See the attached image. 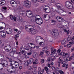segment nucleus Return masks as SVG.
<instances>
[{
  "instance_id": "obj_1",
  "label": "nucleus",
  "mask_w": 74,
  "mask_h": 74,
  "mask_svg": "<svg viewBox=\"0 0 74 74\" xmlns=\"http://www.w3.org/2000/svg\"><path fill=\"white\" fill-rule=\"evenodd\" d=\"M12 65H14L15 66V68H18L19 67V64L17 62L15 61H12L10 63V67H11L12 69H15V67H14Z\"/></svg>"
},
{
  "instance_id": "obj_2",
  "label": "nucleus",
  "mask_w": 74,
  "mask_h": 74,
  "mask_svg": "<svg viewBox=\"0 0 74 74\" xmlns=\"http://www.w3.org/2000/svg\"><path fill=\"white\" fill-rule=\"evenodd\" d=\"M19 3V2H17L16 3V2L14 1H10V4L12 5V7H14V8H16L18 6L17 4Z\"/></svg>"
},
{
  "instance_id": "obj_3",
  "label": "nucleus",
  "mask_w": 74,
  "mask_h": 74,
  "mask_svg": "<svg viewBox=\"0 0 74 74\" xmlns=\"http://www.w3.org/2000/svg\"><path fill=\"white\" fill-rule=\"evenodd\" d=\"M30 1L28 0H26L24 2L23 5L25 7H27L28 8H30L31 7V4H29Z\"/></svg>"
},
{
  "instance_id": "obj_4",
  "label": "nucleus",
  "mask_w": 74,
  "mask_h": 74,
  "mask_svg": "<svg viewBox=\"0 0 74 74\" xmlns=\"http://www.w3.org/2000/svg\"><path fill=\"white\" fill-rule=\"evenodd\" d=\"M55 19H57L59 22H64V20L61 17L58 16L55 17Z\"/></svg>"
},
{
  "instance_id": "obj_5",
  "label": "nucleus",
  "mask_w": 74,
  "mask_h": 74,
  "mask_svg": "<svg viewBox=\"0 0 74 74\" xmlns=\"http://www.w3.org/2000/svg\"><path fill=\"white\" fill-rule=\"evenodd\" d=\"M41 40H43L42 37H41V36H37L36 37L35 40L37 43H39L40 41H41Z\"/></svg>"
},
{
  "instance_id": "obj_6",
  "label": "nucleus",
  "mask_w": 74,
  "mask_h": 74,
  "mask_svg": "<svg viewBox=\"0 0 74 74\" xmlns=\"http://www.w3.org/2000/svg\"><path fill=\"white\" fill-rule=\"evenodd\" d=\"M12 29L10 28H8L6 29V33L8 34H10L12 33Z\"/></svg>"
},
{
  "instance_id": "obj_7",
  "label": "nucleus",
  "mask_w": 74,
  "mask_h": 74,
  "mask_svg": "<svg viewBox=\"0 0 74 74\" xmlns=\"http://www.w3.org/2000/svg\"><path fill=\"white\" fill-rule=\"evenodd\" d=\"M28 46L31 48H32V49H34L36 47V45H34V44H33V43H29L28 44Z\"/></svg>"
},
{
  "instance_id": "obj_8",
  "label": "nucleus",
  "mask_w": 74,
  "mask_h": 74,
  "mask_svg": "<svg viewBox=\"0 0 74 74\" xmlns=\"http://www.w3.org/2000/svg\"><path fill=\"white\" fill-rule=\"evenodd\" d=\"M35 21L36 23L38 25H41L42 23V18H40L35 20Z\"/></svg>"
},
{
  "instance_id": "obj_9",
  "label": "nucleus",
  "mask_w": 74,
  "mask_h": 74,
  "mask_svg": "<svg viewBox=\"0 0 74 74\" xmlns=\"http://www.w3.org/2000/svg\"><path fill=\"white\" fill-rule=\"evenodd\" d=\"M65 5L66 7L68 8V7H70L71 6V3L68 1H67L65 3Z\"/></svg>"
},
{
  "instance_id": "obj_10",
  "label": "nucleus",
  "mask_w": 74,
  "mask_h": 74,
  "mask_svg": "<svg viewBox=\"0 0 74 74\" xmlns=\"http://www.w3.org/2000/svg\"><path fill=\"white\" fill-rule=\"evenodd\" d=\"M30 31H31V34H36V32H38V31L37 30L33 29H32Z\"/></svg>"
},
{
  "instance_id": "obj_11",
  "label": "nucleus",
  "mask_w": 74,
  "mask_h": 74,
  "mask_svg": "<svg viewBox=\"0 0 74 74\" xmlns=\"http://www.w3.org/2000/svg\"><path fill=\"white\" fill-rule=\"evenodd\" d=\"M25 27L26 30L27 29H28V30H29L30 31V30H32V28L33 27V26L30 25H27L25 26Z\"/></svg>"
},
{
  "instance_id": "obj_12",
  "label": "nucleus",
  "mask_w": 74,
  "mask_h": 74,
  "mask_svg": "<svg viewBox=\"0 0 74 74\" xmlns=\"http://www.w3.org/2000/svg\"><path fill=\"white\" fill-rule=\"evenodd\" d=\"M0 36H1L3 38H5L6 37L5 33L3 32H0Z\"/></svg>"
},
{
  "instance_id": "obj_13",
  "label": "nucleus",
  "mask_w": 74,
  "mask_h": 74,
  "mask_svg": "<svg viewBox=\"0 0 74 74\" xmlns=\"http://www.w3.org/2000/svg\"><path fill=\"white\" fill-rule=\"evenodd\" d=\"M10 18L11 20H14V21H16V17L13 16L12 15H10Z\"/></svg>"
},
{
  "instance_id": "obj_14",
  "label": "nucleus",
  "mask_w": 74,
  "mask_h": 74,
  "mask_svg": "<svg viewBox=\"0 0 74 74\" xmlns=\"http://www.w3.org/2000/svg\"><path fill=\"white\" fill-rule=\"evenodd\" d=\"M44 17L45 18H47V19L45 20V21H48V20H49V19L50 18V16L47 14H44Z\"/></svg>"
},
{
  "instance_id": "obj_15",
  "label": "nucleus",
  "mask_w": 74,
  "mask_h": 74,
  "mask_svg": "<svg viewBox=\"0 0 74 74\" xmlns=\"http://www.w3.org/2000/svg\"><path fill=\"white\" fill-rule=\"evenodd\" d=\"M2 65L3 67H6L8 66V62H6L5 63L2 64Z\"/></svg>"
},
{
  "instance_id": "obj_16",
  "label": "nucleus",
  "mask_w": 74,
  "mask_h": 74,
  "mask_svg": "<svg viewBox=\"0 0 74 74\" xmlns=\"http://www.w3.org/2000/svg\"><path fill=\"white\" fill-rule=\"evenodd\" d=\"M38 44H39V45H40L41 47H44L45 44L44 43V42H39L37 43Z\"/></svg>"
},
{
  "instance_id": "obj_17",
  "label": "nucleus",
  "mask_w": 74,
  "mask_h": 74,
  "mask_svg": "<svg viewBox=\"0 0 74 74\" xmlns=\"http://www.w3.org/2000/svg\"><path fill=\"white\" fill-rule=\"evenodd\" d=\"M43 10L45 11H46L47 13H49L50 12V11H51L50 9H48V8H45L43 9Z\"/></svg>"
},
{
  "instance_id": "obj_18",
  "label": "nucleus",
  "mask_w": 74,
  "mask_h": 74,
  "mask_svg": "<svg viewBox=\"0 0 74 74\" xmlns=\"http://www.w3.org/2000/svg\"><path fill=\"white\" fill-rule=\"evenodd\" d=\"M60 11L62 12L61 13V15H62V16H65V15H66V14H65L66 12H63V10H61Z\"/></svg>"
},
{
  "instance_id": "obj_19",
  "label": "nucleus",
  "mask_w": 74,
  "mask_h": 74,
  "mask_svg": "<svg viewBox=\"0 0 74 74\" xmlns=\"http://www.w3.org/2000/svg\"><path fill=\"white\" fill-rule=\"evenodd\" d=\"M5 4V1L4 0H2L0 1V4H2L1 5H3Z\"/></svg>"
},
{
  "instance_id": "obj_20",
  "label": "nucleus",
  "mask_w": 74,
  "mask_h": 74,
  "mask_svg": "<svg viewBox=\"0 0 74 74\" xmlns=\"http://www.w3.org/2000/svg\"><path fill=\"white\" fill-rule=\"evenodd\" d=\"M27 12H28V14L29 15H32V12L29 10H27L26 12H25L27 16Z\"/></svg>"
},
{
  "instance_id": "obj_21",
  "label": "nucleus",
  "mask_w": 74,
  "mask_h": 74,
  "mask_svg": "<svg viewBox=\"0 0 74 74\" xmlns=\"http://www.w3.org/2000/svg\"><path fill=\"white\" fill-rule=\"evenodd\" d=\"M40 16L39 15H36L35 18V21H36V20H38V19H41V18H40Z\"/></svg>"
},
{
  "instance_id": "obj_22",
  "label": "nucleus",
  "mask_w": 74,
  "mask_h": 74,
  "mask_svg": "<svg viewBox=\"0 0 74 74\" xmlns=\"http://www.w3.org/2000/svg\"><path fill=\"white\" fill-rule=\"evenodd\" d=\"M58 32V31L57 30H55L54 31H53L52 32V33H53V34H54V36H56V35L57 34V33Z\"/></svg>"
},
{
  "instance_id": "obj_23",
  "label": "nucleus",
  "mask_w": 74,
  "mask_h": 74,
  "mask_svg": "<svg viewBox=\"0 0 74 74\" xmlns=\"http://www.w3.org/2000/svg\"><path fill=\"white\" fill-rule=\"evenodd\" d=\"M33 56L34 58H37L38 56L37 53H34L33 55Z\"/></svg>"
},
{
  "instance_id": "obj_24",
  "label": "nucleus",
  "mask_w": 74,
  "mask_h": 74,
  "mask_svg": "<svg viewBox=\"0 0 74 74\" xmlns=\"http://www.w3.org/2000/svg\"><path fill=\"white\" fill-rule=\"evenodd\" d=\"M61 44L62 45H64L66 44V40L65 39H63L61 42Z\"/></svg>"
},
{
  "instance_id": "obj_25",
  "label": "nucleus",
  "mask_w": 74,
  "mask_h": 74,
  "mask_svg": "<svg viewBox=\"0 0 74 74\" xmlns=\"http://www.w3.org/2000/svg\"><path fill=\"white\" fill-rule=\"evenodd\" d=\"M56 49H53L51 51V53H56Z\"/></svg>"
},
{
  "instance_id": "obj_26",
  "label": "nucleus",
  "mask_w": 74,
  "mask_h": 74,
  "mask_svg": "<svg viewBox=\"0 0 74 74\" xmlns=\"http://www.w3.org/2000/svg\"><path fill=\"white\" fill-rule=\"evenodd\" d=\"M17 20L20 22H22L23 21V19L21 17H18Z\"/></svg>"
},
{
  "instance_id": "obj_27",
  "label": "nucleus",
  "mask_w": 74,
  "mask_h": 74,
  "mask_svg": "<svg viewBox=\"0 0 74 74\" xmlns=\"http://www.w3.org/2000/svg\"><path fill=\"white\" fill-rule=\"evenodd\" d=\"M34 61V59L33 58H30L29 60H28V62H29V63H32Z\"/></svg>"
},
{
  "instance_id": "obj_28",
  "label": "nucleus",
  "mask_w": 74,
  "mask_h": 74,
  "mask_svg": "<svg viewBox=\"0 0 74 74\" xmlns=\"http://www.w3.org/2000/svg\"><path fill=\"white\" fill-rule=\"evenodd\" d=\"M56 7L58 8H61V6H60V4L59 3H56Z\"/></svg>"
},
{
  "instance_id": "obj_29",
  "label": "nucleus",
  "mask_w": 74,
  "mask_h": 74,
  "mask_svg": "<svg viewBox=\"0 0 74 74\" xmlns=\"http://www.w3.org/2000/svg\"><path fill=\"white\" fill-rule=\"evenodd\" d=\"M47 50H48V48L46 47H44L42 49V51L43 52L46 51H47Z\"/></svg>"
},
{
  "instance_id": "obj_30",
  "label": "nucleus",
  "mask_w": 74,
  "mask_h": 74,
  "mask_svg": "<svg viewBox=\"0 0 74 74\" xmlns=\"http://www.w3.org/2000/svg\"><path fill=\"white\" fill-rule=\"evenodd\" d=\"M66 58H68L69 57V55L68 54V53H66L65 54H64V56Z\"/></svg>"
},
{
  "instance_id": "obj_31",
  "label": "nucleus",
  "mask_w": 74,
  "mask_h": 74,
  "mask_svg": "<svg viewBox=\"0 0 74 74\" xmlns=\"http://www.w3.org/2000/svg\"><path fill=\"white\" fill-rule=\"evenodd\" d=\"M0 19L1 21H2L3 20V17L2 14L0 13Z\"/></svg>"
},
{
  "instance_id": "obj_32",
  "label": "nucleus",
  "mask_w": 74,
  "mask_h": 74,
  "mask_svg": "<svg viewBox=\"0 0 74 74\" xmlns=\"http://www.w3.org/2000/svg\"><path fill=\"white\" fill-rule=\"evenodd\" d=\"M51 55L52 57H55V56H56L57 55V54L56 53H52Z\"/></svg>"
},
{
  "instance_id": "obj_33",
  "label": "nucleus",
  "mask_w": 74,
  "mask_h": 74,
  "mask_svg": "<svg viewBox=\"0 0 74 74\" xmlns=\"http://www.w3.org/2000/svg\"><path fill=\"white\" fill-rule=\"evenodd\" d=\"M52 59V58L51 57H48L47 59V62L48 63H49L51 62V60Z\"/></svg>"
},
{
  "instance_id": "obj_34",
  "label": "nucleus",
  "mask_w": 74,
  "mask_h": 74,
  "mask_svg": "<svg viewBox=\"0 0 74 74\" xmlns=\"http://www.w3.org/2000/svg\"><path fill=\"white\" fill-rule=\"evenodd\" d=\"M46 55L47 56H48L49 54H50V52L49 51H47L46 52Z\"/></svg>"
},
{
  "instance_id": "obj_35",
  "label": "nucleus",
  "mask_w": 74,
  "mask_h": 74,
  "mask_svg": "<svg viewBox=\"0 0 74 74\" xmlns=\"http://www.w3.org/2000/svg\"><path fill=\"white\" fill-rule=\"evenodd\" d=\"M28 69L29 70H33V67L31 66H29L28 67Z\"/></svg>"
},
{
  "instance_id": "obj_36",
  "label": "nucleus",
  "mask_w": 74,
  "mask_h": 74,
  "mask_svg": "<svg viewBox=\"0 0 74 74\" xmlns=\"http://www.w3.org/2000/svg\"><path fill=\"white\" fill-rule=\"evenodd\" d=\"M29 61H27L25 62V63L24 64L25 65H28L29 64Z\"/></svg>"
},
{
  "instance_id": "obj_37",
  "label": "nucleus",
  "mask_w": 74,
  "mask_h": 74,
  "mask_svg": "<svg viewBox=\"0 0 74 74\" xmlns=\"http://www.w3.org/2000/svg\"><path fill=\"white\" fill-rule=\"evenodd\" d=\"M57 26L58 28H62V24H58Z\"/></svg>"
},
{
  "instance_id": "obj_38",
  "label": "nucleus",
  "mask_w": 74,
  "mask_h": 74,
  "mask_svg": "<svg viewBox=\"0 0 74 74\" xmlns=\"http://www.w3.org/2000/svg\"><path fill=\"white\" fill-rule=\"evenodd\" d=\"M44 54V53L43 52H41L40 53L39 55L40 56H42V55Z\"/></svg>"
},
{
  "instance_id": "obj_39",
  "label": "nucleus",
  "mask_w": 74,
  "mask_h": 74,
  "mask_svg": "<svg viewBox=\"0 0 74 74\" xmlns=\"http://www.w3.org/2000/svg\"><path fill=\"white\" fill-rule=\"evenodd\" d=\"M65 53L64 52H62L60 54V55L62 56H64V55Z\"/></svg>"
},
{
  "instance_id": "obj_40",
  "label": "nucleus",
  "mask_w": 74,
  "mask_h": 74,
  "mask_svg": "<svg viewBox=\"0 0 74 74\" xmlns=\"http://www.w3.org/2000/svg\"><path fill=\"white\" fill-rule=\"evenodd\" d=\"M59 73L60 74H64V72L62 71V70H60L59 71Z\"/></svg>"
},
{
  "instance_id": "obj_41",
  "label": "nucleus",
  "mask_w": 74,
  "mask_h": 74,
  "mask_svg": "<svg viewBox=\"0 0 74 74\" xmlns=\"http://www.w3.org/2000/svg\"><path fill=\"white\" fill-rule=\"evenodd\" d=\"M44 69L45 71H48V70H49V69H48V67L47 66L45 67Z\"/></svg>"
},
{
  "instance_id": "obj_42",
  "label": "nucleus",
  "mask_w": 74,
  "mask_h": 74,
  "mask_svg": "<svg viewBox=\"0 0 74 74\" xmlns=\"http://www.w3.org/2000/svg\"><path fill=\"white\" fill-rule=\"evenodd\" d=\"M33 68L35 69V70H37V66L36 65L35 66L34 65L33 66Z\"/></svg>"
},
{
  "instance_id": "obj_43",
  "label": "nucleus",
  "mask_w": 74,
  "mask_h": 74,
  "mask_svg": "<svg viewBox=\"0 0 74 74\" xmlns=\"http://www.w3.org/2000/svg\"><path fill=\"white\" fill-rule=\"evenodd\" d=\"M64 60L65 62H66V63H67V62H68V58H65L64 59Z\"/></svg>"
},
{
  "instance_id": "obj_44",
  "label": "nucleus",
  "mask_w": 74,
  "mask_h": 74,
  "mask_svg": "<svg viewBox=\"0 0 74 74\" xmlns=\"http://www.w3.org/2000/svg\"><path fill=\"white\" fill-rule=\"evenodd\" d=\"M51 68L53 70H56V69H55V67L54 66H53Z\"/></svg>"
},
{
  "instance_id": "obj_45",
  "label": "nucleus",
  "mask_w": 74,
  "mask_h": 74,
  "mask_svg": "<svg viewBox=\"0 0 74 74\" xmlns=\"http://www.w3.org/2000/svg\"><path fill=\"white\" fill-rule=\"evenodd\" d=\"M68 67H69V65H68V64H66V65H65V69H68Z\"/></svg>"
},
{
  "instance_id": "obj_46",
  "label": "nucleus",
  "mask_w": 74,
  "mask_h": 74,
  "mask_svg": "<svg viewBox=\"0 0 74 74\" xmlns=\"http://www.w3.org/2000/svg\"><path fill=\"white\" fill-rule=\"evenodd\" d=\"M40 60L42 63H44V59H40Z\"/></svg>"
},
{
  "instance_id": "obj_47",
  "label": "nucleus",
  "mask_w": 74,
  "mask_h": 74,
  "mask_svg": "<svg viewBox=\"0 0 74 74\" xmlns=\"http://www.w3.org/2000/svg\"><path fill=\"white\" fill-rule=\"evenodd\" d=\"M67 46L68 48H70V47H71V45L70 44H69V45H67Z\"/></svg>"
},
{
  "instance_id": "obj_48",
  "label": "nucleus",
  "mask_w": 74,
  "mask_h": 74,
  "mask_svg": "<svg viewBox=\"0 0 74 74\" xmlns=\"http://www.w3.org/2000/svg\"><path fill=\"white\" fill-rule=\"evenodd\" d=\"M21 52L23 55H25V53L23 50H22V51H21Z\"/></svg>"
},
{
  "instance_id": "obj_49",
  "label": "nucleus",
  "mask_w": 74,
  "mask_h": 74,
  "mask_svg": "<svg viewBox=\"0 0 74 74\" xmlns=\"http://www.w3.org/2000/svg\"><path fill=\"white\" fill-rule=\"evenodd\" d=\"M16 38H18V37H19V34H17L15 36Z\"/></svg>"
},
{
  "instance_id": "obj_50",
  "label": "nucleus",
  "mask_w": 74,
  "mask_h": 74,
  "mask_svg": "<svg viewBox=\"0 0 74 74\" xmlns=\"http://www.w3.org/2000/svg\"><path fill=\"white\" fill-rule=\"evenodd\" d=\"M47 66L48 67H49L50 69H51V66L50 65V64H49V63L48 64Z\"/></svg>"
},
{
  "instance_id": "obj_51",
  "label": "nucleus",
  "mask_w": 74,
  "mask_h": 74,
  "mask_svg": "<svg viewBox=\"0 0 74 74\" xmlns=\"http://www.w3.org/2000/svg\"><path fill=\"white\" fill-rule=\"evenodd\" d=\"M32 73L34 74H36L37 73V71H32Z\"/></svg>"
},
{
  "instance_id": "obj_52",
  "label": "nucleus",
  "mask_w": 74,
  "mask_h": 74,
  "mask_svg": "<svg viewBox=\"0 0 74 74\" xmlns=\"http://www.w3.org/2000/svg\"><path fill=\"white\" fill-rule=\"evenodd\" d=\"M32 54V52H29L27 53V55H31Z\"/></svg>"
},
{
  "instance_id": "obj_53",
  "label": "nucleus",
  "mask_w": 74,
  "mask_h": 74,
  "mask_svg": "<svg viewBox=\"0 0 74 74\" xmlns=\"http://www.w3.org/2000/svg\"><path fill=\"white\" fill-rule=\"evenodd\" d=\"M59 60L61 62H62V61H63V60H62V57H60L59 58Z\"/></svg>"
},
{
  "instance_id": "obj_54",
  "label": "nucleus",
  "mask_w": 74,
  "mask_h": 74,
  "mask_svg": "<svg viewBox=\"0 0 74 74\" xmlns=\"http://www.w3.org/2000/svg\"><path fill=\"white\" fill-rule=\"evenodd\" d=\"M9 47L8 48V49H9V51L11 50V47L10 45H9Z\"/></svg>"
},
{
  "instance_id": "obj_55",
  "label": "nucleus",
  "mask_w": 74,
  "mask_h": 74,
  "mask_svg": "<svg viewBox=\"0 0 74 74\" xmlns=\"http://www.w3.org/2000/svg\"><path fill=\"white\" fill-rule=\"evenodd\" d=\"M69 44H71V45H73V44H74V42H69Z\"/></svg>"
},
{
  "instance_id": "obj_56",
  "label": "nucleus",
  "mask_w": 74,
  "mask_h": 74,
  "mask_svg": "<svg viewBox=\"0 0 74 74\" xmlns=\"http://www.w3.org/2000/svg\"><path fill=\"white\" fill-rule=\"evenodd\" d=\"M0 56L3 57L2 58H1V59H3V58H4V57L3 56V55L1 54H0Z\"/></svg>"
},
{
  "instance_id": "obj_57",
  "label": "nucleus",
  "mask_w": 74,
  "mask_h": 74,
  "mask_svg": "<svg viewBox=\"0 0 74 74\" xmlns=\"http://www.w3.org/2000/svg\"><path fill=\"white\" fill-rule=\"evenodd\" d=\"M66 65V64H65V63L64 64H63V65H62V67H65Z\"/></svg>"
},
{
  "instance_id": "obj_58",
  "label": "nucleus",
  "mask_w": 74,
  "mask_h": 74,
  "mask_svg": "<svg viewBox=\"0 0 74 74\" xmlns=\"http://www.w3.org/2000/svg\"><path fill=\"white\" fill-rule=\"evenodd\" d=\"M71 39V37H68L67 38L68 41H70Z\"/></svg>"
},
{
  "instance_id": "obj_59",
  "label": "nucleus",
  "mask_w": 74,
  "mask_h": 74,
  "mask_svg": "<svg viewBox=\"0 0 74 74\" xmlns=\"http://www.w3.org/2000/svg\"><path fill=\"white\" fill-rule=\"evenodd\" d=\"M15 46V45H14V44H12L11 45L10 47H12V48H13V47H14V46Z\"/></svg>"
},
{
  "instance_id": "obj_60",
  "label": "nucleus",
  "mask_w": 74,
  "mask_h": 74,
  "mask_svg": "<svg viewBox=\"0 0 74 74\" xmlns=\"http://www.w3.org/2000/svg\"><path fill=\"white\" fill-rule=\"evenodd\" d=\"M61 51V50H60V49H58L57 51V52L58 53H60V52Z\"/></svg>"
},
{
  "instance_id": "obj_61",
  "label": "nucleus",
  "mask_w": 74,
  "mask_h": 74,
  "mask_svg": "<svg viewBox=\"0 0 74 74\" xmlns=\"http://www.w3.org/2000/svg\"><path fill=\"white\" fill-rule=\"evenodd\" d=\"M5 49L6 51H7V52H9V51H10V50H9L8 48L6 49Z\"/></svg>"
},
{
  "instance_id": "obj_62",
  "label": "nucleus",
  "mask_w": 74,
  "mask_h": 74,
  "mask_svg": "<svg viewBox=\"0 0 74 74\" xmlns=\"http://www.w3.org/2000/svg\"><path fill=\"white\" fill-rule=\"evenodd\" d=\"M59 49H63V46H60L59 47Z\"/></svg>"
},
{
  "instance_id": "obj_63",
  "label": "nucleus",
  "mask_w": 74,
  "mask_h": 74,
  "mask_svg": "<svg viewBox=\"0 0 74 74\" xmlns=\"http://www.w3.org/2000/svg\"><path fill=\"white\" fill-rule=\"evenodd\" d=\"M3 9V10H7V7H2Z\"/></svg>"
},
{
  "instance_id": "obj_64",
  "label": "nucleus",
  "mask_w": 74,
  "mask_h": 74,
  "mask_svg": "<svg viewBox=\"0 0 74 74\" xmlns=\"http://www.w3.org/2000/svg\"><path fill=\"white\" fill-rule=\"evenodd\" d=\"M74 53H73V55L70 58H71L72 59H73V58H74Z\"/></svg>"
}]
</instances>
